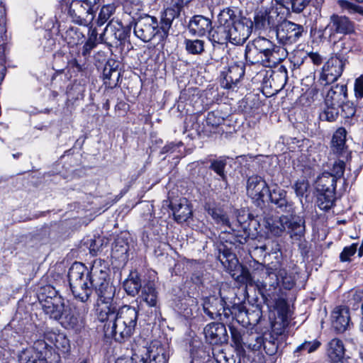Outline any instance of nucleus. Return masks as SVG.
I'll use <instances>...</instances> for the list:
<instances>
[{"mask_svg":"<svg viewBox=\"0 0 363 363\" xmlns=\"http://www.w3.org/2000/svg\"><path fill=\"white\" fill-rule=\"evenodd\" d=\"M109 268L101 259L94 261L89 275L84 264L74 262L69 269L68 279L75 298L82 303L89 301L92 291L97 295L96 313L99 321L115 319L136 325L138 311L134 307L123 306L116 310L113 303L116 289L110 282Z\"/></svg>","mask_w":363,"mask_h":363,"instance_id":"nucleus-1","label":"nucleus"},{"mask_svg":"<svg viewBox=\"0 0 363 363\" xmlns=\"http://www.w3.org/2000/svg\"><path fill=\"white\" fill-rule=\"evenodd\" d=\"M265 226L270 233L277 237H279L287 228L291 238L294 240H301L305 233V221L300 216L268 217L265 220Z\"/></svg>","mask_w":363,"mask_h":363,"instance_id":"nucleus-2","label":"nucleus"},{"mask_svg":"<svg viewBox=\"0 0 363 363\" xmlns=\"http://www.w3.org/2000/svg\"><path fill=\"white\" fill-rule=\"evenodd\" d=\"M228 11L230 21H228V30L230 43L239 45H242L250 37L253 28V22L246 17H239L230 8L224 9Z\"/></svg>","mask_w":363,"mask_h":363,"instance_id":"nucleus-3","label":"nucleus"},{"mask_svg":"<svg viewBox=\"0 0 363 363\" xmlns=\"http://www.w3.org/2000/svg\"><path fill=\"white\" fill-rule=\"evenodd\" d=\"M160 30L162 27H159L157 19L149 15L140 18L134 26V33L138 38L146 43L155 39L157 45L167 37L160 38Z\"/></svg>","mask_w":363,"mask_h":363,"instance_id":"nucleus-4","label":"nucleus"},{"mask_svg":"<svg viewBox=\"0 0 363 363\" xmlns=\"http://www.w3.org/2000/svg\"><path fill=\"white\" fill-rule=\"evenodd\" d=\"M62 3L66 4V9L72 21L76 23L83 26H87L92 22L94 18L93 11V4L96 3V0L91 2L89 0H62Z\"/></svg>","mask_w":363,"mask_h":363,"instance_id":"nucleus-5","label":"nucleus"},{"mask_svg":"<svg viewBox=\"0 0 363 363\" xmlns=\"http://www.w3.org/2000/svg\"><path fill=\"white\" fill-rule=\"evenodd\" d=\"M252 43L271 67L279 64L287 57L288 52L286 48L274 45L265 38H257Z\"/></svg>","mask_w":363,"mask_h":363,"instance_id":"nucleus-6","label":"nucleus"},{"mask_svg":"<svg viewBox=\"0 0 363 363\" xmlns=\"http://www.w3.org/2000/svg\"><path fill=\"white\" fill-rule=\"evenodd\" d=\"M104 333L107 337H112L116 342H123L133 335L135 325L118 321L115 319L105 320Z\"/></svg>","mask_w":363,"mask_h":363,"instance_id":"nucleus-7","label":"nucleus"},{"mask_svg":"<svg viewBox=\"0 0 363 363\" xmlns=\"http://www.w3.org/2000/svg\"><path fill=\"white\" fill-rule=\"evenodd\" d=\"M303 30L301 25L285 21L277 27V38L284 45H292L302 36Z\"/></svg>","mask_w":363,"mask_h":363,"instance_id":"nucleus-8","label":"nucleus"},{"mask_svg":"<svg viewBox=\"0 0 363 363\" xmlns=\"http://www.w3.org/2000/svg\"><path fill=\"white\" fill-rule=\"evenodd\" d=\"M346 60L343 56L331 57L324 65L320 79L322 83L328 84L336 81L343 72Z\"/></svg>","mask_w":363,"mask_h":363,"instance_id":"nucleus-9","label":"nucleus"},{"mask_svg":"<svg viewBox=\"0 0 363 363\" xmlns=\"http://www.w3.org/2000/svg\"><path fill=\"white\" fill-rule=\"evenodd\" d=\"M129 33L130 30L124 27L121 22L112 19L107 24L104 33L100 35L99 42L117 45L118 42L124 41Z\"/></svg>","mask_w":363,"mask_h":363,"instance_id":"nucleus-10","label":"nucleus"},{"mask_svg":"<svg viewBox=\"0 0 363 363\" xmlns=\"http://www.w3.org/2000/svg\"><path fill=\"white\" fill-rule=\"evenodd\" d=\"M228 11L222 10L218 16V25L213 28L209 32L208 39L214 45L216 43L220 45L227 44L230 42L228 30V21H230Z\"/></svg>","mask_w":363,"mask_h":363,"instance_id":"nucleus-11","label":"nucleus"},{"mask_svg":"<svg viewBox=\"0 0 363 363\" xmlns=\"http://www.w3.org/2000/svg\"><path fill=\"white\" fill-rule=\"evenodd\" d=\"M203 310L204 313L211 318L216 319L218 318L222 320V315L228 318L230 314V309L225 307V302L223 298L215 296L206 297L203 299Z\"/></svg>","mask_w":363,"mask_h":363,"instance_id":"nucleus-12","label":"nucleus"},{"mask_svg":"<svg viewBox=\"0 0 363 363\" xmlns=\"http://www.w3.org/2000/svg\"><path fill=\"white\" fill-rule=\"evenodd\" d=\"M269 188L264 179L258 175L250 177L247 181V194L259 205L268 195Z\"/></svg>","mask_w":363,"mask_h":363,"instance_id":"nucleus-13","label":"nucleus"},{"mask_svg":"<svg viewBox=\"0 0 363 363\" xmlns=\"http://www.w3.org/2000/svg\"><path fill=\"white\" fill-rule=\"evenodd\" d=\"M206 340L211 345L226 343L228 335L225 325L220 323H211L203 329Z\"/></svg>","mask_w":363,"mask_h":363,"instance_id":"nucleus-14","label":"nucleus"},{"mask_svg":"<svg viewBox=\"0 0 363 363\" xmlns=\"http://www.w3.org/2000/svg\"><path fill=\"white\" fill-rule=\"evenodd\" d=\"M85 312L86 308L84 306L82 309H79L73 303L65 306L60 318L62 325L67 329L77 330L81 325L82 314Z\"/></svg>","mask_w":363,"mask_h":363,"instance_id":"nucleus-15","label":"nucleus"},{"mask_svg":"<svg viewBox=\"0 0 363 363\" xmlns=\"http://www.w3.org/2000/svg\"><path fill=\"white\" fill-rule=\"evenodd\" d=\"M278 17V13L273 9H261L255 13L253 24L257 30H270L277 26Z\"/></svg>","mask_w":363,"mask_h":363,"instance_id":"nucleus-16","label":"nucleus"},{"mask_svg":"<svg viewBox=\"0 0 363 363\" xmlns=\"http://www.w3.org/2000/svg\"><path fill=\"white\" fill-rule=\"evenodd\" d=\"M245 69L242 65L234 63L230 65L227 71L222 74L221 86L225 89H233L244 76Z\"/></svg>","mask_w":363,"mask_h":363,"instance_id":"nucleus-17","label":"nucleus"},{"mask_svg":"<svg viewBox=\"0 0 363 363\" xmlns=\"http://www.w3.org/2000/svg\"><path fill=\"white\" fill-rule=\"evenodd\" d=\"M191 34L199 37L205 36L212 29V22L209 18L202 15H195L189 21L188 25Z\"/></svg>","mask_w":363,"mask_h":363,"instance_id":"nucleus-18","label":"nucleus"},{"mask_svg":"<svg viewBox=\"0 0 363 363\" xmlns=\"http://www.w3.org/2000/svg\"><path fill=\"white\" fill-rule=\"evenodd\" d=\"M327 28L330 31V35L334 33L347 34L354 30V26L348 18L333 14Z\"/></svg>","mask_w":363,"mask_h":363,"instance_id":"nucleus-19","label":"nucleus"},{"mask_svg":"<svg viewBox=\"0 0 363 363\" xmlns=\"http://www.w3.org/2000/svg\"><path fill=\"white\" fill-rule=\"evenodd\" d=\"M42 309L44 313L50 318L60 320L62 315V311L65 307L62 298H54L52 300L43 299L41 298Z\"/></svg>","mask_w":363,"mask_h":363,"instance_id":"nucleus-20","label":"nucleus"},{"mask_svg":"<svg viewBox=\"0 0 363 363\" xmlns=\"http://www.w3.org/2000/svg\"><path fill=\"white\" fill-rule=\"evenodd\" d=\"M347 89L345 84H336L332 86L326 94L325 99V106L340 107L347 97Z\"/></svg>","mask_w":363,"mask_h":363,"instance_id":"nucleus-21","label":"nucleus"},{"mask_svg":"<svg viewBox=\"0 0 363 363\" xmlns=\"http://www.w3.org/2000/svg\"><path fill=\"white\" fill-rule=\"evenodd\" d=\"M345 346L341 340L334 338L331 340L327 347V354L330 363H345Z\"/></svg>","mask_w":363,"mask_h":363,"instance_id":"nucleus-22","label":"nucleus"},{"mask_svg":"<svg viewBox=\"0 0 363 363\" xmlns=\"http://www.w3.org/2000/svg\"><path fill=\"white\" fill-rule=\"evenodd\" d=\"M182 10V8L174 6L172 4L164 10L160 21V26L162 27V30H160V34H159L160 38L168 35V32L173 21L180 16Z\"/></svg>","mask_w":363,"mask_h":363,"instance_id":"nucleus-23","label":"nucleus"},{"mask_svg":"<svg viewBox=\"0 0 363 363\" xmlns=\"http://www.w3.org/2000/svg\"><path fill=\"white\" fill-rule=\"evenodd\" d=\"M331 318L333 328L339 333L344 332L349 326V311L345 307L335 308L332 313Z\"/></svg>","mask_w":363,"mask_h":363,"instance_id":"nucleus-24","label":"nucleus"},{"mask_svg":"<svg viewBox=\"0 0 363 363\" xmlns=\"http://www.w3.org/2000/svg\"><path fill=\"white\" fill-rule=\"evenodd\" d=\"M286 191L277 185H274L272 190L269 189L268 195L270 201L276 204L277 207L284 211H289L291 203L286 200Z\"/></svg>","mask_w":363,"mask_h":363,"instance_id":"nucleus-25","label":"nucleus"},{"mask_svg":"<svg viewBox=\"0 0 363 363\" xmlns=\"http://www.w3.org/2000/svg\"><path fill=\"white\" fill-rule=\"evenodd\" d=\"M175 220L178 223L186 221L191 216V209L185 199L170 204Z\"/></svg>","mask_w":363,"mask_h":363,"instance_id":"nucleus-26","label":"nucleus"},{"mask_svg":"<svg viewBox=\"0 0 363 363\" xmlns=\"http://www.w3.org/2000/svg\"><path fill=\"white\" fill-rule=\"evenodd\" d=\"M269 276L274 278L273 281H269V286L275 289L280 283L286 289H291L295 284L294 277L289 274L286 269H280L277 272H269Z\"/></svg>","mask_w":363,"mask_h":363,"instance_id":"nucleus-27","label":"nucleus"},{"mask_svg":"<svg viewBox=\"0 0 363 363\" xmlns=\"http://www.w3.org/2000/svg\"><path fill=\"white\" fill-rule=\"evenodd\" d=\"M336 183L330 172H323L316 181V189L319 193L335 194Z\"/></svg>","mask_w":363,"mask_h":363,"instance_id":"nucleus-28","label":"nucleus"},{"mask_svg":"<svg viewBox=\"0 0 363 363\" xmlns=\"http://www.w3.org/2000/svg\"><path fill=\"white\" fill-rule=\"evenodd\" d=\"M269 82L270 86L274 87L276 91L283 89L286 84L288 75L285 67H280L277 71L270 70Z\"/></svg>","mask_w":363,"mask_h":363,"instance_id":"nucleus-29","label":"nucleus"},{"mask_svg":"<svg viewBox=\"0 0 363 363\" xmlns=\"http://www.w3.org/2000/svg\"><path fill=\"white\" fill-rule=\"evenodd\" d=\"M65 41L71 46L74 47L84 42V35L80 30L74 26H70L65 33H62Z\"/></svg>","mask_w":363,"mask_h":363,"instance_id":"nucleus-30","label":"nucleus"},{"mask_svg":"<svg viewBox=\"0 0 363 363\" xmlns=\"http://www.w3.org/2000/svg\"><path fill=\"white\" fill-rule=\"evenodd\" d=\"M245 58L251 64H260L266 67H271L268 62H266L262 55L257 49L254 43H248L245 49Z\"/></svg>","mask_w":363,"mask_h":363,"instance_id":"nucleus-31","label":"nucleus"},{"mask_svg":"<svg viewBox=\"0 0 363 363\" xmlns=\"http://www.w3.org/2000/svg\"><path fill=\"white\" fill-rule=\"evenodd\" d=\"M123 288L128 295L134 296L138 294L141 288V282L137 273H130L123 282Z\"/></svg>","mask_w":363,"mask_h":363,"instance_id":"nucleus-32","label":"nucleus"},{"mask_svg":"<svg viewBox=\"0 0 363 363\" xmlns=\"http://www.w3.org/2000/svg\"><path fill=\"white\" fill-rule=\"evenodd\" d=\"M141 297L150 306L156 305L157 293L152 282H148L144 286L142 289Z\"/></svg>","mask_w":363,"mask_h":363,"instance_id":"nucleus-33","label":"nucleus"},{"mask_svg":"<svg viewBox=\"0 0 363 363\" xmlns=\"http://www.w3.org/2000/svg\"><path fill=\"white\" fill-rule=\"evenodd\" d=\"M103 76L105 83L108 84L110 86L116 85L121 74L120 72L113 65L110 64L106 65L103 71Z\"/></svg>","mask_w":363,"mask_h":363,"instance_id":"nucleus-34","label":"nucleus"},{"mask_svg":"<svg viewBox=\"0 0 363 363\" xmlns=\"http://www.w3.org/2000/svg\"><path fill=\"white\" fill-rule=\"evenodd\" d=\"M346 134V130L344 128H340L335 131L333 136L332 145L337 153H341L344 150Z\"/></svg>","mask_w":363,"mask_h":363,"instance_id":"nucleus-35","label":"nucleus"},{"mask_svg":"<svg viewBox=\"0 0 363 363\" xmlns=\"http://www.w3.org/2000/svg\"><path fill=\"white\" fill-rule=\"evenodd\" d=\"M205 42L199 39H186L184 41L185 48L188 53L191 55H201L204 52Z\"/></svg>","mask_w":363,"mask_h":363,"instance_id":"nucleus-36","label":"nucleus"},{"mask_svg":"<svg viewBox=\"0 0 363 363\" xmlns=\"http://www.w3.org/2000/svg\"><path fill=\"white\" fill-rule=\"evenodd\" d=\"M335 194L319 193L317 205L320 209L328 211L331 208L335 201Z\"/></svg>","mask_w":363,"mask_h":363,"instance_id":"nucleus-37","label":"nucleus"},{"mask_svg":"<svg viewBox=\"0 0 363 363\" xmlns=\"http://www.w3.org/2000/svg\"><path fill=\"white\" fill-rule=\"evenodd\" d=\"M116 9V6L114 4H110L102 6L97 20L98 25H104L113 15Z\"/></svg>","mask_w":363,"mask_h":363,"instance_id":"nucleus-38","label":"nucleus"},{"mask_svg":"<svg viewBox=\"0 0 363 363\" xmlns=\"http://www.w3.org/2000/svg\"><path fill=\"white\" fill-rule=\"evenodd\" d=\"M226 167V161L225 160H213L211 161L209 168L213 170L220 177V179L226 182L227 176L225 172Z\"/></svg>","mask_w":363,"mask_h":363,"instance_id":"nucleus-39","label":"nucleus"},{"mask_svg":"<svg viewBox=\"0 0 363 363\" xmlns=\"http://www.w3.org/2000/svg\"><path fill=\"white\" fill-rule=\"evenodd\" d=\"M46 300H52L54 298H62L58 295L57 291L50 285H46L42 287L38 295L40 303H41V298Z\"/></svg>","mask_w":363,"mask_h":363,"instance_id":"nucleus-40","label":"nucleus"},{"mask_svg":"<svg viewBox=\"0 0 363 363\" xmlns=\"http://www.w3.org/2000/svg\"><path fill=\"white\" fill-rule=\"evenodd\" d=\"M224 122V118L220 116L219 111H211L208 113L206 123V125L213 128L218 127Z\"/></svg>","mask_w":363,"mask_h":363,"instance_id":"nucleus-41","label":"nucleus"},{"mask_svg":"<svg viewBox=\"0 0 363 363\" xmlns=\"http://www.w3.org/2000/svg\"><path fill=\"white\" fill-rule=\"evenodd\" d=\"M338 113V107L326 106V108L320 113V118L323 121L333 122L337 119Z\"/></svg>","mask_w":363,"mask_h":363,"instance_id":"nucleus-42","label":"nucleus"},{"mask_svg":"<svg viewBox=\"0 0 363 363\" xmlns=\"http://www.w3.org/2000/svg\"><path fill=\"white\" fill-rule=\"evenodd\" d=\"M55 347L63 352H67L69 350L70 344L68 338L63 334H58L55 336Z\"/></svg>","mask_w":363,"mask_h":363,"instance_id":"nucleus-43","label":"nucleus"},{"mask_svg":"<svg viewBox=\"0 0 363 363\" xmlns=\"http://www.w3.org/2000/svg\"><path fill=\"white\" fill-rule=\"evenodd\" d=\"M345 169V163L342 160H337L334 162L330 174L335 180H337L343 176Z\"/></svg>","mask_w":363,"mask_h":363,"instance_id":"nucleus-44","label":"nucleus"},{"mask_svg":"<svg viewBox=\"0 0 363 363\" xmlns=\"http://www.w3.org/2000/svg\"><path fill=\"white\" fill-rule=\"evenodd\" d=\"M35 353H38V352L35 351L33 348H26L19 354V361L21 363H32V360L35 359Z\"/></svg>","mask_w":363,"mask_h":363,"instance_id":"nucleus-45","label":"nucleus"},{"mask_svg":"<svg viewBox=\"0 0 363 363\" xmlns=\"http://www.w3.org/2000/svg\"><path fill=\"white\" fill-rule=\"evenodd\" d=\"M340 106L342 108V112L345 118H350L355 115L356 106L354 105L353 102L344 101L340 104Z\"/></svg>","mask_w":363,"mask_h":363,"instance_id":"nucleus-46","label":"nucleus"},{"mask_svg":"<svg viewBox=\"0 0 363 363\" xmlns=\"http://www.w3.org/2000/svg\"><path fill=\"white\" fill-rule=\"evenodd\" d=\"M320 345L318 341L308 342L306 341L300 345L296 350L295 352L307 351L308 353H311L316 350Z\"/></svg>","mask_w":363,"mask_h":363,"instance_id":"nucleus-47","label":"nucleus"},{"mask_svg":"<svg viewBox=\"0 0 363 363\" xmlns=\"http://www.w3.org/2000/svg\"><path fill=\"white\" fill-rule=\"evenodd\" d=\"M357 244H352L349 247H345L340 253V259L342 262L350 260V257L354 255L357 251Z\"/></svg>","mask_w":363,"mask_h":363,"instance_id":"nucleus-48","label":"nucleus"},{"mask_svg":"<svg viewBox=\"0 0 363 363\" xmlns=\"http://www.w3.org/2000/svg\"><path fill=\"white\" fill-rule=\"evenodd\" d=\"M274 307L278 311L279 313L282 316V318H284L286 315L289 306L286 301L284 298H279L276 299Z\"/></svg>","mask_w":363,"mask_h":363,"instance_id":"nucleus-49","label":"nucleus"},{"mask_svg":"<svg viewBox=\"0 0 363 363\" xmlns=\"http://www.w3.org/2000/svg\"><path fill=\"white\" fill-rule=\"evenodd\" d=\"M263 347L265 352L269 355H274L278 350V345L274 340H265L263 341Z\"/></svg>","mask_w":363,"mask_h":363,"instance_id":"nucleus-50","label":"nucleus"},{"mask_svg":"<svg viewBox=\"0 0 363 363\" xmlns=\"http://www.w3.org/2000/svg\"><path fill=\"white\" fill-rule=\"evenodd\" d=\"M230 333L232 336V340L238 349L242 348L243 341L242 337L239 330L235 328H230Z\"/></svg>","mask_w":363,"mask_h":363,"instance_id":"nucleus-51","label":"nucleus"},{"mask_svg":"<svg viewBox=\"0 0 363 363\" xmlns=\"http://www.w3.org/2000/svg\"><path fill=\"white\" fill-rule=\"evenodd\" d=\"M211 216L218 223H221L223 225L230 226L229 220L228 217L222 213L220 211H218L216 210H212V212L211 213Z\"/></svg>","mask_w":363,"mask_h":363,"instance_id":"nucleus-52","label":"nucleus"},{"mask_svg":"<svg viewBox=\"0 0 363 363\" xmlns=\"http://www.w3.org/2000/svg\"><path fill=\"white\" fill-rule=\"evenodd\" d=\"M354 94L357 99L363 98V75L356 79L354 82Z\"/></svg>","mask_w":363,"mask_h":363,"instance_id":"nucleus-53","label":"nucleus"},{"mask_svg":"<svg viewBox=\"0 0 363 363\" xmlns=\"http://www.w3.org/2000/svg\"><path fill=\"white\" fill-rule=\"evenodd\" d=\"M308 184L304 180H298L294 185V189L297 196H302L306 191Z\"/></svg>","mask_w":363,"mask_h":363,"instance_id":"nucleus-54","label":"nucleus"},{"mask_svg":"<svg viewBox=\"0 0 363 363\" xmlns=\"http://www.w3.org/2000/svg\"><path fill=\"white\" fill-rule=\"evenodd\" d=\"M98 33L96 28L90 29L89 33V38L86 40L88 43L94 45V46L97 44V38Z\"/></svg>","mask_w":363,"mask_h":363,"instance_id":"nucleus-55","label":"nucleus"},{"mask_svg":"<svg viewBox=\"0 0 363 363\" xmlns=\"http://www.w3.org/2000/svg\"><path fill=\"white\" fill-rule=\"evenodd\" d=\"M168 354L166 352L164 354H160L157 358L153 359L152 361H149L147 363H167Z\"/></svg>","mask_w":363,"mask_h":363,"instance_id":"nucleus-56","label":"nucleus"},{"mask_svg":"<svg viewBox=\"0 0 363 363\" xmlns=\"http://www.w3.org/2000/svg\"><path fill=\"white\" fill-rule=\"evenodd\" d=\"M308 57L311 60L313 63L315 65H319L322 63L323 59H322L321 56L316 52L309 53Z\"/></svg>","mask_w":363,"mask_h":363,"instance_id":"nucleus-57","label":"nucleus"},{"mask_svg":"<svg viewBox=\"0 0 363 363\" xmlns=\"http://www.w3.org/2000/svg\"><path fill=\"white\" fill-rule=\"evenodd\" d=\"M178 146H179V145H176L173 143H169L162 147V149L161 150V153L164 154V153H167L169 152H172L174 151V150Z\"/></svg>","mask_w":363,"mask_h":363,"instance_id":"nucleus-58","label":"nucleus"},{"mask_svg":"<svg viewBox=\"0 0 363 363\" xmlns=\"http://www.w3.org/2000/svg\"><path fill=\"white\" fill-rule=\"evenodd\" d=\"M192 0H172V4L174 6H179L183 9L187 6Z\"/></svg>","mask_w":363,"mask_h":363,"instance_id":"nucleus-59","label":"nucleus"},{"mask_svg":"<svg viewBox=\"0 0 363 363\" xmlns=\"http://www.w3.org/2000/svg\"><path fill=\"white\" fill-rule=\"evenodd\" d=\"M32 363H48L46 359L42 355L41 353H35L34 360H32Z\"/></svg>","mask_w":363,"mask_h":363,"instance_id":"nucleus-60","label":"nucleus"},{"mask_svg":"<svg viewBox=\"0 0 363 363\" xmlns=\"http://www.w3.org/2000/svg\"><path fill=\"white\" fill-rule=\"evenodd\" d=\"M242 276L243 279H245V280L247 283H251L252 282V277H251V274H250V273L248 269H242Z\"/></svg>","mask_w":363,"mask_h":363,"instance_id":"nucleus-61","label":"nucleus"},{"mask_svg":"<svg viewBox=\"0 0 363 363\" xmlns=\"http://www.w3.org/2000/svg\"><path fill=\"white\" fill-rule=\"evenodd\" d=\"M95 46L94 45H91V43H88L87 41L83 46L82 50V54L83 55H86L94 48Z\"/></svg>","mask_w":363,"mask_h":363,"instance_id":"nucleus-62","label":"nucleus"},{"mask_svg":"<svg viewBox=\"0 0 363 363\" xmlns=\"http://www.w3.org/2000/svg\"><path fill=\"white\" fill-rule=\"evenodd\" d=\"M342 6L347 8L348 9H351L354 11L359 12V8L352 5L351 3H350L348 1H342Z\"/></svg>","mask_w":363,"mask_h":363,"instance_id":"nucleus-63","label":"nucleus"},{"mask_svg":"<svg viewBox=\"0 0 363 363\" xmlns=\"http://www.w3.org/2000/svg\"><path fill=\"white\" fill-rule=\"evenodd\" d=\"M269 272H273L272 271H269V270H267V276L265 278V281H264V284L265 286L268 284L269 285V281H273L274 280V278H272V277H270L269 276Z\"/></svg>","mask_w":363,"mask_h":363,"instance_id":"nucleus-64","label":"nucleus"}]
</instances>
